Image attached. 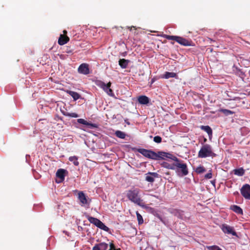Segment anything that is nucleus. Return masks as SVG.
<instances>
[{
    "label": "nucleus",
    "instance_id": "nucleus-28",
    "mask_svg": "<svg viewBox=\"0 0 250 250\" xmlns=\"http://www.w3.org/2000/svg\"><path fill=\"white\" fill-rule=\"evenodd\" d=\"M206 171L205 168L203 166H200L198 167L196 169L195 172L198 174H201Z\"/></svg>",
    "mask_w": 250,
    "mask_h": 250
},
{
    "label": "nucleus",
    "instance_id": "nucleus-27",
    "mask_svg": "<svg viewBox=\"0 0 250 250\" xmlns=\"http://www.w3.org/2000/svg\"><path fill=\"white\" fill-rule=\"evenodd\" d=\"M68 159L69 161L72 162L75 166H78L79 165V162L78 161V157L77 156H71Z\"/></svg>",
    "mask_w": 250,
    "mask_h": 250
},
{
    "label": "nucleus",
    "instance_id": "nucleus-1",
    "mask_svg": "<svg viewBox=\"0 0 250 250\" xmlns=\"http://www.w3.org/2000/svg\"><path fill=\"white\" fill-rule=\"evenodd\" d=\"M126 197L134 203H141L142 201L140 195V189L132 188L126 191Z\"/></svg>",
    "mask_w": 250,
    "mask_h": 250
},
{
    "label": "nucleus",
    "instance_id": "nucleus-30",
    "mask_svg": "<svg viewBox=\"0 0 250 250\" xmlns=\"http://www.w3.org/2000/svg\"><path fill=\"white\" fill-rule=\"evenodd\" d=\"M107 208L111 211H116L117 210L116 204H108Z\"/></svg>",
    "mask_w": 250,
    "mask_h": 250
},
{
    "label": "nucleus",
    "instance_id": "nucleus-14",
    "mask_svg": "<svg viewBox=\"0 0 250 250\" xmlns=\"http://www.w3.org/2000/svg\"><path fill=\"white\" fill-rule=\"evenodd\" d=\"M87 196L82 191H78V198L81 203H87Z\"/></svg>",
    "mask_w": 250,
    "mask_h": 250
},
{
    "label": "nucleus",
    "instance_id": "nucleus-44",
    "mask_svg": "<svg viewBox=\"0 0 250 250\" xmlns=\"http://www.w3.org/2000/svg\"><path fill=\"white\" fill-rule=\"evenodd\" d=\"M67 53H69V52H70V50H68V51H67Z\"/></svg>",
    "mask_w": 250,
    "mask_h": 250
},
{
    "label": "nucleus",
    "instance_id": "nucleus-29",
    "mask_svg": "<svg viewBox=\"0 0 250 250\" xmlns=\"http://www.w3.org/2000/svg\"><path fill=\"white\" fill-rule=\"evenodd\" d=\"M219 111L226 115H231L233 113V112L232 111L226 109H220Z\"/></svg>",
    "mask_w": 250,
    "mask_h": 250
},
{
    "label": "nucleus",
    "instance_id": "nucleus-43",
    "mask_svg": "<svg viewBox=\"0 0 250 250\" xmlns=\"http://www.w3.org/2000/svg\"><path fill=\"white\" fill-rule=\"evenodd\" d=\"M67 53H69V52H70V50H68V51H67Z\"/></svg>",
    "mask_w": 250,
    "mask_h": 250
},
{
    "label": "nucleus",
    "instance_id": "nucleus-24",
    "mask_svg": "<svg viewBox=\"0 0 250 250\" xmlns=\"http://www.w3.org/2000/svg\"><path fill=\"white\" fill-rule=\"evenodd\" d=\"M233 173L236 175L242 176L245 174V170L242 167H240L234 169Z\"/></svg>",
    "mask_w": 250,
    "mask_h": 250
},
{
    "label": "nucleus",
    "instance_id": "nucleus-11",
    "mask_svg": "<svg viewBox=\"0 0 250 250\" xmlns=\"http://www.w3.org/2000/svg\"><path fill=\"white\" fill-rule=\"evenodd\" d=\"M241 193L246 199H250V186L246 184L241 189Z\"/></svg>",
    "mask_w": 250,
    "mask_h": 250
},
{
    "label": "nucleus",
    "instance_id": "nucleus-6",
    "mask_svg": "<svg viewBox=\"0 0 250 250\" xmlns=\"http://www.w3.org/2000/svg\"><path fill=\"white\" fill-rule=\"evenodd\" d=\"M166 158L178 161V158L169 153L163 151H158L157 153L155 152L154 160H165Z\"/></svg>",
    "mask_w": 250,
    "mask_h": 250
},
{
    "label": "nucleus",
    "instance_id": "nucleus-8",
    "mask_svg": "<svg viewBox=\"0 0 250 250\" xmlns=\"http://www.w3.org/2000/svg\"><path fill=\"white\" fill-rule=\"evenodd\" d=\"M137 151L145 157L154 160L155 152L152 150L146 149L145 148H139Z\"/></svg>",
    "mask_w": 250,
    "mask_h": 250
},
{
    "label": "nucleus",
    "instance_id": "nucleus-41",
    "mask_svg": "<svg viewBox=\"0 0 250 250\" xmlns=\"http://www.w3.org/2000/svg\"><path fill=\"white\" fill-rule=\"evenodd\" d=\"M209 41H210V42H214V41H213L212 39H210V38H208V39Z\"/></svg>",
    "mask_w": 250,
    "mask_h": 250
},
{
    "label": "nucleus",
    "instance_id": "nucleus-18",
    "mask_svg": "<svg viewBox=\"0 0 250 250\" xmlns=\"http://www.w3.org/2000/svg\"><path fill=\"white\" fill-rule=\"evenodd\" d=\"M161 165L162 167H163L165 168H167V169H172V170L176 169L175 163H172V164H169L167 162H163V163H162L161 164Z\"/></svg>",
    "mask_w": 250,
    "mask_h": 250
},
{
    "label": "nucleus",
    "instance_id": "nucleus-42",
    "mask_svg": "<svg viewBox=\"0 0 250 250\" xmlns=\"http://www.w3.org/2000/svg\"><path fill=\"white\" fill-rule=\"evenodd\" d=\"M132 27H133V28H135V27H134V26H132V27H131L130 28V30H131V28H132Z\"/></svg>",
    "mask_w": 250,
    "mask_h": 250
},
{
    "label": "nucleus",
    "instance_id": "nucleus-4",
    "mask_svg": "<svg viewBox=\"0 0 250 250\" xmlns=\"http://www.w3.org/2000/svg\"><path fill=\"white\" fill-rule=\"evenodd\" d=\"M175 162L176 171L178 175L181 174L182 176L187 175L188 173V170L186 164L183 163L182 161L178 158V161Z\"/></svg>",
    "mask_w": 250,
    "mask_h": 250
},
{
    "label": "nucleus",
    "instance_id": "nucleus-38",
    "mask_svg": "<svg viewBox=\"0 0 250 250\" xmlns=\"http://www.w3.org/2000/svg\"><path fill=\"white\" fill-rule=\"evenodd\" d=\"M109 250H116L113 243H111L110 244V249Z\"/></svg>",
    "mask_w": 250,
    "mask_h": 250
},
{
    "label": "nucleus",
    "instance_id": "nucleus-7",
    "mask_svg": "<svg viewBox=\"0 0 250 250\" xmlns=\"http://www.w3.org/2000/svg\"><path fill=\"white\" fill-rule=\"evenodd\" d=\"M97 85L103 88V90L106 92L108 95L110 96H114L113 90L110 88L111 83L110 82L105 84L102 81H99L98 82Z\"/></svg>",
    "mask_w": 250,
    "mask_h": 250
},
{
    "label": "nucleus",
    "instance_id": "nucleus-25",
    "mask_svg": "<svg viewBox=\"0 0 250 250\" xmlns=\"http://www.w3.org/2000/svg\"><path fill=\"white\" fill-rule=\"evenodd\" d=\"M201 128L202 130L206 131L208 134V135L209 136L212 135V129H211V127L210 126H209L208 125H206V126L202 125L201 126Z\"/></svg>",
    "mask_w": 250,
    "mask_h": 250
},
{
    "label": "nucleus",
    "instance_id": "nucleus-34",
    "mask_svg": "<svg viewBox=\"0 0 250 250\" xmlns=\"http://www.w3.org/2000/svg\"><path fill=\"white\" fill-rule=\"evenodd\" d=\"M78 123L81 124L86 125L87 124V122L83 119H78L77 120Z\"/></svg>",
    "mask_w": 250,
    "mask_h": 250
},
{
    "label": "nucleus",
    "instance_id": "nucleus-15",
    "mask_svg": "<svg viewBox=\"0 0 250 250\" xmlns=\"http://www.w3.org/2000/svg\"><path fill=\"white\" fill-rule=\"evenodd\" d=\"M108 248V244L105 243H100L96 244L93 248L92 250H106Z\"/></svg>",
    "mask_w": 250,
    "mask_h": 250
},
{
    "label": "nucleus",
    "instance_id": "nucleus-22",
    "mask_svg": "<svg viewBox=\"0 0 250 250\" xmlns=\"http://www.w3.org/2000/svg\"><path fill=\"white\" fill-rule=\"evenodd\" d=\"M67 93L72 96L75 101L78 100L80 98V94L76 92L68 90Z\"/></svg>",
    "mask_w": 250,
    "mask_h": 250
},
{
    "label": "nucleus",
    "instance_id": "nucleus-37",
    "mask_svg": "<svg viewBox=\"0 0 250 250\" xmlns=\"http://www.w3.org/2000/svg\"><path fill=\"white\" fill-rule=\"evenodd\" d=\"M212 175L211 172H209L205 175V178L206 179H211L212 178Z\"/></svg>",
    "mask_w": 250,
    "mask_h": 250
},
{
    "label": "nucleus",
    "instance_id": "nucleus-23",
    "mask_svg": "<svg viewBox=\"0 0 250 250\" xmlns=\"http://www.w3.org/2000/svg\"><path fill=\"white\" fill-rule=\"evenodd\" d=\"M177 75L174 72H166L164 75L163 78L169 79L170 78H177Z\"/></svg>",
    "mask_w": 250,
    "mask_h": 250
},
{
    "label": "nucleus",
    "instance_id": "nucleus-31",
    "mask_svg": "<svg viewBox=\"0 0 250 250\" xmlns=\"http://www.w3.org/2000/svg\"><path fill=\"white\" fill-rule=\"evenodd\" d=\"M136 214L139 224H143L144 222V220L142 215L138 212V211H136Z\"/></svg>",
    "mask_w": 250,
    "mask_h": 250
},
{
    "label": "nucleus",
    "instance_id": "nucleus-10",
    "mask_svg": "<svg viewBox=\"0 0 250 250\" xmlns=\"http://www.w3.org/2000/svg\"><path fill=\"white\" fill-rule=\"evenodd\" d=\"M78 72L83 75L89 74L90 73L89 65L86 63L81 64L78 68Z\"/></svg>",
    "mask_w": 250,
    "mask_h": 250
},
{
    "label": "nucleus",
    "instance_id": "nucleus-3",
    "mask_svg": "<svg viewBox=\"0 0 250 250\" xmlns=\"http://www.w3.org/2000/svg\"><path fill=\"white\" fill-rule=\"evenodd\" d=\"M164 37L168 40L175 41L180 44L185 46H189L192 45V42L191 41H189L180 36L164 35Z\"/></svg>",
    "mask_w": 250,
    "mask_h": 250
},
{
    "label": "nucleus",
    "instance_id": "nucleus-39",
    "mask_svg": "<svg viewBox=\"0 0 250 250\" xmlns=\"http://www.w3.org/2000/svg\"><path fill=\"white\" fill-rule=\"evenodd\" d=\"M62 114L65 116H67V115H68L69 113L68 112H65V111H62Z\"/></svg>",
    "mask_w": 250,
    "mask_h": 250
},
{
    "label": "nucleus",
    "instance_id": "nucleus-2",
    "mask_svg": "<svg viewBox=\"0 0 250 250\" xmlns=\"http://www.w3.org/2000/svg\"><path fill=\"white\" fill-rule=\"evenodd\" d=\"M216 154L212 151L211 146L208 144L204 145L198 152L199 158L215 157Z\"/></svg>",
    "mask_w": 250,
    "mask_h": 250
},
{
    "label": "nucleus",
    "instance_id": "nucleus-21",
    "mask_svg": "<svg viewBox=\"0 0 250 250\" xmlns=\"http://www.w3.org/2000/svg\"><path fill=\"white\" fill-rule=\"evenodd\" d=\"M129 61L124 59H120L119 64L122 68H126L128 64Z\"/></svg>",
    "mask_w": 250,
    "mask_h": 250
},
{
    "label": "nucleus",
    "instance_id": "nucleus-20",
    "mask_svg": "<svg viewBox=\"0 0 250 250\" xmlns=\"http://www.w3.org/2000/svg\"><path fill=\"white\" fill-rule=\"evenodd\" d=\"M230 209L238 214H243L242 209L240 207L237 206L236 205L231 206L230 207Z\"/></svg>",
    "mask_w": 250,
    "mask_h": 250
},
{
    "label": "nucleus",
    "instance_id": "nucleus-13",
    "mask_svg": "<svg viewBox=\"0 0 250 250\" xmlns=\"http://www.w3.org/2000/svg\"><path fill=\"white\" fill-rule=\"evenodd\" d=\"M67 173V171L65 169L60 168L56 172V176L60 179V182L64 180L65 174Z\"/></svg>",
    "mask_w": 250,
    "mask_h": 250
},
{
    "label": "nucleus",
    "instance_id": "nucleus-16",
    "mask_svg": "<svg viewBox=\"0 0 250 250\" xmlns=\"http://www.w3.org/2000/svg\"><path fill=\"white\" fill-rule=\"evenodd\" d=\"M140 206H141L143 208L146 209V210L150 213H152L153 215L156 216L158 215V211L155 209L154 208H151L149 206L146 205L145 204H138Z\"/></svg>",
    "mask_w": 250,
    "mask_h": 250
},
{
    "label": "nucleus",
    "instance_id": "nucleus-33",
    "mask_svg": "<svg viewBox=\"0 0 250 250\" xmlns=\"http://www.w3.org/2000/svg\"><path fill=\"white\" fill-rule=\"evenodd\" d=\"M87 125L90 128H95L98 127V125L95 124L90 123L87 122V124L86 125Z\"/></svg>",
    "mask_w": 250,
    "mask_h": 250
},
{
    "label": "nucleus",
    "instance_id": "nucleus-19",
    "mask_svg": "<svg viewBox=\"0 0 250 250\" xmlns=\"http://www.w3.org/2000/svg\"><path fill=\"white\" fill-rule=\"evenodd\" d=\"M138 102L142 104H146L149 102V98L146 96H140L138 98Z\"/></svg>",
    "mask_w": 250,
    "mask_h": 250
},
{
    "label": "nucleus",
    "instance_id": "nucleus-36",
    "mask_svg": "<svg viewBox=\"0 0 250 250\" xmlns=\"http://www.w3.org/2000/svg\"><path fill=\"white\" fill-rule=\"evenodd\" d=\"M210 250H222L221 248H220L218 246H212L209 248Z\"/></svg>",
    "mask_w": 250,
    "mask_h": 250
},
{
    "label": "nucleus",
    "instance_id": "nucleus-12",
    "mask_svg": "<svg viewBox=\"0 0 250 250\" xmlns=\"http://www.w3.org/2000/svg\"><path fill=\"white\" fill-rule=\"evenodd\" d=\"M158 174L156 172H148L146 174L145 180L150 183L154 181V179L158 177Z\"/></svg>",
    "mask_w": 250,
    "mask_h": 250
},
{
    "label": "nucleus",
    "instance_id": "nucleus-26",
    "mask_svg": "<svg viewBox=\"0 0 250 250\" xmlns=\"http://www.w3.org/2000/svg\"><path fill=\"white\" fill-rule=\"evenodd\" d=\"M115 135L119 138L125 139L126 136V134L120 130H117L115 133Z\"/></svg>",
    "mask_w": 250,
    "mask_h": 250
},
{
    "label": "nucleus",
    "instance_id": "nucleus-17",
    "mask_svg": "<svg viewBox=\"0 0 250 250\" xmlns=\"http://www.w3.org/2000/svg\"><path fill=\"white\" fill-rule=\"evenodd\" d=\"M69 41V38L67 37L66 35H61L59 40H58V43L60 45H62L66 44Z\"/></svg>",
    "mask_w": 250,
    "mask_h": 250
},
{
    "label": "nucleus",
    "instance_id": "nucleus-40",
    "mask_svg": "<svg viewBox=\"0 0 250 250\" xmlns=\"http://www.w3.org/2000/svg\"><path fill=\"white\" fill-rule=\"evenodd\" d=\"M63 35H66V34H67V31L65 30H64L63 31Z\"/></svg>",
    "mask_w": 250,
    "mask_h": 250
},
{
    "label": "nucleus",
    "instance_id": "nucleus-5",
    "mask_svg": "<svg viewBox=\"0 0 250 250\" xmlns=\"http://www.w3.org/2000/svg\"><path fill=\"white\" fill-rule=\"evenodd\" d=\"M86 218L90 223L94 224L101 229H103L107 232L109 230V229L99 219L91 217L88 215H86Z\"/></svg>",
    "mask_w": 250,
    "mask_h": 250
},
{
    "label": "nucleus",
    "instance_id": "nucleus-32",
    "mask_svg": "<svg viewBox=\"0 0 250 250\" xmlns=\"http://www.w3.org/2000/svg\"><path fill=\"white\" fill-rule=\"evenodd\" d=\"M153 141L156 143H160L162 142V138L159 136H155Z\"/></svg>",
    "mask_w": 250,
    "mask_h": 250
},
{
    "label": "nucleus",
    "instance_id": "nucleus-35",
    "mask_svg": "<svg viewBox=\"0 0 250 250\" xmlns=\"http://www.w3.org/2000/svg\"><path fill=\"white\" fill-rule=\"evenodd\" d=\"M67 116L72 117V118H77L79 117V115L74 112L69 113L68 115H67Z\"/></svg>",
    "mask_w": 250,
    "mask_h": 250
},
{
    "label": "nucleus",
    "instance_id": "nucleus-9",
    "mask_svg": "<svg viewBox=\"0 0 250 250\" xmlns=\"http://www.w3.org/2000/svg\"><path fill=\"white\" fill-rule=\"evenodd\" d=\"M221 229L225 233L237 236V233L233 227H230L227 224H223Z\"/></svg>",
    "mask_w": 250,
    "mask_h": 250
}]
</instances>
